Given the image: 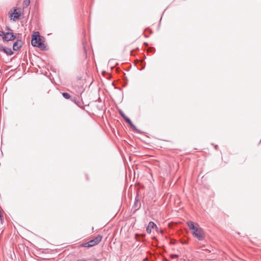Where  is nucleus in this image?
<instances>
[{"label":"nucleus","instance_id":"15","mask_svg":"<svg viewBox=\"0 0 261 261\" xmlns=\"http://www.w3.org/2000/svg\"><path fill=\"white\" fill-rule=\"evenodd\" d=\"M4 34H5L4 32L0 31V36H4Z\"/></svg>","mask_w":261,"mask_h":261},{"label":"nucleus","instance_id":"6","mask_svg":"<svg viewBox=\"0 0 261 261\" xmlns=\"http://www.w3.org/2000/svg\"><path fill=\"white\" fill-rule=\"evenodd\" d=\"M154 227L157 228L156 224L153 222H150L146 228V231L148 233H150L151 232V229Z\"/></svg>","mask_w":261,"mask_h":261},{"label":"nucleus","instance_id":"3","mask_svg":"<svg viewBox=\"0 0 261 261\" xmlns=\"http://www.w3.org/2000/svg\"><path fill=\"white\" fill-rule=\"evenodd\" d=\"M102 238V237L101 235H98L94 239L81 244V247L90 248L94 246L101 242Z\"/></svg>","mask_w":261,"mask_h":261},{"label":"nucleus","instance_id":"5","mask_svg":"<svg viewBox=\"0 0 261 261\" xmlns=\"http://www.w3.org/2000/svg\"><path fill=\"white\" fill-rule=\"evenodd\" d=\"M22 45V42L21 40H17L13 44V48L14 50H18L20 49Z\"/></svg>","mask_w":261,"mask_h":261},{"label":"nucleus","instance_id":"9","mask_svg":"<svg viewBox=\"0 0 261 261\" xmlns=\"http://www.w3.org/2000/svg\"><path fill=\"white\" fill-rule=\"evenodd\" d=\"M14 18H13L14 20H15L16 19H19L21 15V13L20 12H17V10L16 9H15L14 10Z\"/></svg>","mask_w":261,"mask_h":261},{"label":"nucleus","instance_id":"8","mask_svg":"<svg viewBox=\"0 0 261 261\" xmlns=\"http://www.w3.org/2000/svg\"><path fill=\"white\" fill-rule=\"evenodd\" d=\"M2 50L8 55H11L13 53L12 50L8 48H4L2 47Z\"/></svg>","mask_w":261,"mask_h":261},{"label":"nucleus","instance_id":"14","mask_svg":"<svg viewBox=\"0 0 261 261\" xmlns=\"http://www.w3.org/2000/svg\"><path fill=\"white\" fill-rule=\"evenodd\" d=\"M77 261H90V260L83 258V259H77Z\"/></svg>","mask_w":261,"mask_h":261},{"label":"nucleus","instance_id":"1","mask_svg":"<svg viewBox=\"0 0 261 261\" xmlns=\"http://www.w3.org/2000/svg\"><path fill=\"white\" fill-rule=\"evenodd\" d=\"M187 224L190 229L191 230L192 233L195 238L197 239L199 241L204 239L205 233L203 229L200 227L198 224H195L193 222L190 221L187 222Z\"/></svg>","mask_w":261,"mask_h":261},{"label":"nucleus","instance_id":"4","mask_svg":"<svg viewBox=\"0 0 261 261\" xmlns=\"http://www.w3.org/2000/svg\"><path fill=\"white\" fill-rule=\"evenodd\" d=\"M15 38L16 36L13 33H6L3 37V40L6 41L13 40Z\"/></svg>","mask_w":261,"mask_h":261},{"label":"nucleus","instance_id":"13","mask_svg":"<svg viewBox=\"0 0 261 261\" xmlns=\"http://www.w3.org/2000/svg\"><path fill=\"white\" fill-rule=\"evenodd\" d=\"M170 257L172 259L176 258H177L178 257V255H177V254H171L170 255Z\"/></svg>","mask_w":261,"mask_h":261},{"label":"nucleus","instance_id":"10","mask_svg":"<svg viewBox=\"0 0 261 261\" xmlns=\"http://www.w3.org/2000/svg\"><path fill=\"white\" fill-rule=\"evenodd\" d=\"M62 95L66 99H69L70 98V95L66 92H63L62 93Z\"/></svg>","mask_w":261,"mask_h":261},{"label":"nucleus","instance_id":"11","mask_svg":"<svg viewBox=\"0 0 261 261\" xmlns=\"http://www.w3.org/2000/svg\"><path fill=\"white\" fill-rule=\"evenodd\" d=\"M30 0H25L23 2V6L27 7L30 5Z\"/></svg>","mask_w":261,"mask_h":261},{"label":"nucleus","instance_id":"2","mask_svg":"<svg viewBox=\"0 0 261 261\" xmlns=\"http://www.w3.org/2000/svg\"><path fill=\"white\" fill-rule=\"evenodd\" d=\"M44 38L39 35L38 32H34L31 44L33 46L39 47L41 50H44L46 49V46L44 43Z\"/></svg>","mask_w":261,"mask_h":261},{"label":"nucleus","instance_id":"7","mask_svg":"<svg viewBox=\"0 0 261 261\" xmlns=\"http://www.w3.org/2000/svg\"><path fill=\"white\" fill-rule=\"evenodd\" d=\"M125 121H126V122H127V123H128L129 124V125L130 126V127L135 130H137V128L136 127V126L134 125V124L132 123V122L131 121V120L127 117H126V118H125L124 119Z\"/></svg>","mask_w":261,"mask_h":261},{"label":"nucleus","instance_id":"12","mask_svg":"<svg viewBox=\"0 0 261 261\" xmlns=\"http://www.w3.org/2000/svg\"><path fill=\"white\" fill-rule=\"evenodd\" d=\"M119 114L120 115L123 117V118L124 119L125 118H126L127 116L124 114V113L122 111H119Z\"/></svg>","mask_w":261,"mask_h":261}]
</instances>
